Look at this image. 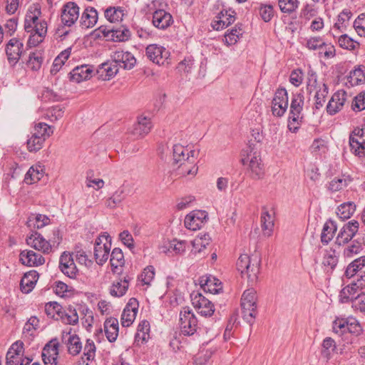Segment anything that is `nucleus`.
<instances>
[{
	"label": "nucleus",
	"instance_id": "17",
	"mask_svg": "<svg viewBox=\"0 0 365 365\" xmlns=\"http://www.w3.org/2000/svg\"><path fill=\"white\" fill-rule=\"evenodd\" d=\"M216 19L211 23V26L214 30H222L233 24L235 21V11H227L223 9L216 16Z\"/></svg>",
	"mask_w": 365,
	"mask_h": 365
},
{
	"label": "nucleus",
	"instance_id": "8",
	"mask_svg": "<svg viewBox=\"0 0 365 365\" xmlns=\"http://www.w3.org/2000/svg\"><path fill=\"white\" fill-rule=\"evenodd\" d=\"M5 51L9 63L15 66L24 52V43L17 38H12L6 43Z\"/></svg>",
	"mask_w": 365,
	"mask_h": 365
},
{
	"label": "nucleus",
	"instance_id": "10",
	"mask_svg": "<svg viewBox=\"0 0 365 365\" xmlns=\"http://www.w3.org/2000/svg\"><path fill=\"white\" fill-rule=\"evenodd\" d=\"M364 128L356 127L349 135V145L353 153L359 157L364 154L365 140L364 137Z\"/></svg>",
	"mask_w": 365,
	"mask_h": 365
},
{
	"label": "nucleus",
	"instance_id": "56",
	"mask_svg": "<svg viewBox=\"0 0 365 365\" xmlns=\"http://www.w3.org/2000/svg\"><path fill=\"white\" fill-rule=\"evenodd\" d=\"M281 103L284 106H288V93L285 88H278L275 93L274 98L272 101V104L277 106V104Z\"/></svg>",
	"mask_w": 365,
	"mask_h": 365
},
{
	"label": "nucleus",
	"instance_id": "50",
	"mask_svg": "<svg viewBox=\"0 0 365 365\" xmlns=\"http://www.w3.org/2000/svg\"><path fill=\"white\" fill-rule=\"evenodd\" d=\"M365 265V257L362 256L360 258L355 259L349 264L346 271L345 275L348 278L354 277L356 273Z\"/></svg>",
	"mask_w": 365,
	"mask_h": 365
},
{
	"label": "nucleus",
	"instance_id": "3",
	"mask_svg": "<svg viewBox=\"0 0 365 365\" xmlns=\"http://www.w3.org/2000/svg\"><path fill=\"white\" fill-rule=\"evenodd\" d=\"M250 141L248 146L247 157L250 158V169L251 171V178L254 180H259L263 178L264 175V165L262 163L260 153L258 150L257 145Z\"/></svg>",
	"mask_w": 365,
	"mask_h": 365
},
{
	"label": "nucleus",
	"instance_id": "58",
	"mask_svg": "<svg viewBox=\"0 0 365 365\" xmlns=\"http://www.w3.org/2000/svg\"><path fill=\"white\" fill-rule=\"evenodd\" d=\"M165 251H185L188 247L187 242L185 240H178L174 239L171 241H168L167 245H165Z\"/></svg>",
	"mask_w": 365,
	"mask_h": 365
},
{
	"label": "nucleus",
	"instance_id": "14",
	"mask_svg": "<svg viewBox=\"0 0 365 365\" xmlns=\"http://www.w3.org/2000/svg\"><path fill=\"white\" fill-rule=\"evenodd\" d=\"M139 304L135 298H130L124 308L121 315V324L124 327H130L134 322Z\"/></svg>",
	"mask_w": 365,
	"mask_h": 365
},
{
	"label": "nucleus",
	"instance_id": "47",
	"mask_svg": "<svg viewBox=\"0 0 365 365\" xmlns=\"http://www.w3.org/2000/svg\"><path fill=\"white\" fill-rule=\"evenodd\" d=\"M71 48H68L61 51L60 54L54 59L52 68L51 69V74H56L61 68L62 65L68 58L71 55Z\"/></svg>",
	"mask_w": 365,
	"mask_h": 365
},
{
	"label": "nucleus",
	"instance_id": "31",
	"mask_svg": "<svg viewBox=\"0 0 365 365\" xmlns=\"http://www.w3.org/2000/svg\"><path fill=\"white\" fill-rule=\"evenodd\" d=\"M26 243L37 251H48L49 250V242H47L37 232H33L31 236L26 238Z\"/></svg>",
	"mask_w": 365,
	"mask_h": 365
},
{
	"label": "nucleus",
	"instance_id": "44",
	"mask_svg": "<svg viewBox=\"0 0 365 365\" xmlns=\"http://www.w3.org/2000/svg\"><path fill=\"white\" fill-rule=\"evenodd\" d=\"M53 132V127L46 123H38L35 125L31 134L38 136L39 138H43V141L45 142L46 139L48 138Z\"/></svg>",
	"mask_w": 365,
	"mask_h": 365
},
{
	"label": "nucleus",
	"instance_id": "22",
	"mask_svg": "<svg viewBox=\"0 0 365 365\" xmlns=\"http://www.w3.org/2000/svg\"><path fill=\"white\" fill-rule=\"evenodd\" d=\"M112 58L117 63L118 67L123 68L124 69L130 70L136 64L135 58L128 51H117L113 53Z\"/></svg>",
	"mask_w": 365,
	"mask_h": 365
},
{
	"label": "nucleus",
	"instance_id": "29",
	"mask_svg": "<svg viewBox=\"0 0 365 365\" xmlns=\"http://www.w3.org/2000/svg\"><path fill=\"white\" fill-rule=\"evenodd\" d=\"M38 279L36 271L32 270L24 274L20 282V288L23 293L28 294L33 290Z\"/></svg>",
	"mask_w": 365,
	"mask_h": 365
},
{
	"label": "nucleus",
	"instance_id": "32",
	"mask_svg": "<svg viewBox=\"0 0 365 365\" xmlns=\"http://www.w3.org/2000/svg\"><path fill=\"white\" fill-rule=\"evenodd\" d=\"M20 261L29 267H37L44 263L45 259L41 252H20Z\"/></svg>",
	"mask_w": 365,
	"mask_h": 365
},
{
	"label": "nucleus",
	"instance_id": "45",
	"mask_svg": "<svg viewBox=\"0 0 365 365\" xmlns=\"http://www.w3.org/2000/svg\"><path fill=\"white\" fill-rule=\"evenodd\" d=\"M98 73L102 76L103 73H106V78L110 79L115 76L118 72V66L113 60L112 62H106L102 63L99 68L97 70Z\"/></svg>",
	"mask_w": 365,
	"mask_h": 365
},
{
	"label": "nucleus",
	"instance_id": "25",
	"mask_svg": "<svg viewBox=\"0 0 365 365\" xmlns=\"http://www.w3.org/2000/svg\"><path fill=\"white\" fill-rule=\"evenodd\" d=\"M346 93L345 91H337L333 94L327 106V112L334 115L339 112L346 101Z\"/></svg>",
	"mask_w": 365,
	"mask_h": 365
},
{
	"label": "nucleus",
	"instance_id": "13",
	"mask_svg": "<svg viewBox=\"0 0 365 365\" xmlns=\"http://www.w3.org/2000/svg\"><path fill=\"white\" fill-rule=\"evenodd\" d=\"M117 277L112 282L109 289L110 294L115 297H121L124 296L129 287L131 277L128 274L122 276L116 275Z\"/></svg>",
	"mask_w": 365,
	"mask_h": 365
},
{
	"label": "nucleus",
	"instance_id": "48",
	"mask_svg": "<svg viewBox=\"0 0 365 365\" xmlns=\"http://www.w3.org/2000/svg\"><path fill=\"white\" fill-rule=\"evenodd\" d=\"M361 66L355 68L354 70L351 71L349 75L347 76L348 82L351 86H358L361 83L363 79H365V73L361 68Z\"/></svg>",
	"mask_w": 365,
	"mask_h": 365
},
{
	"label": "nucleus",
	"instance_id": "4",
	"mask_svg": "<svg viewBox=\"0 0 365 365\" xmlns=\"http://www.w3.org/2000/svg\"><path fill=\"white\" fill-rule=\"evenodd\" d=\"M98 30L102 32L103 36L106 38L107 41L114 42H125L131 36L130 31L125 25L112 27L102 25L98 28Z\"/></svg>",
	"mask_w": 365,
	"mask_h": 365
},
{
	"label": "nucleus",
	"instance_id": "30",
	"mask_svg": "<svg viewBox=\"0 0 365 365\" xmlns=\"http://www.w3.org/2000/svg\"><path fill=\"white\" fill-rule=\"evenodd\" d=\"M98 21V12L93 7H87L83 12L80 24L83 29L93 27Z\"/></svg>",
	"mask_w": 365,
	"mask_h": 365
},
{
	"label": "nucleus",
	"instance_id": "21",
	"mask_svg": "<svg viewBox=\"0 0 365 365\" xmlns=\"http://www.w3.org/2000/svg\"><path fill=\"white\" fill-rule=\"evenodd\" d=\"M73 253L63 252L60 257V269L64 274L70 278H74L77 272L76 266L73 258Z\"/></svg>",
	"mask_w": 365,
	"mask_h": 365
},
{
	"label": "nucleus",
	"instance_id": "18",
	"mask_svg": "<svg viewBox=\"0 0 365 365\" xmlns=\"http://www.w3.org/2000/svg\"><path fill=\"white\" fill-rule=\"evenodd\" d=\"M71 329L68 331H63L62 341L66 344L69 354L77 356L82 350V343L79 336L75 334H71Z\"/></svg>",
	"mask_w": 365,
	"mask_h": 365
},
{
	"label": "nucleus",
	"instance_id": "7",
	"mask_svg": "<svg viewBox=\"0 0 365 365\" xmlns=\"http://www.w3.org/2000/svg\"><path fill=\"white\" fill-rule=\"evenodd\" d=\"M80 8L76 3L69 1L66 3L61 13V21L63 26L71 27L79 18Z\"/></svg>",
	"mask_w": 365,
	"mask_h": 365
},
{
	"label": "nucleus",
	"instance_id": "26",
	"mask_svg": "<svg viewBox=\"0 0 365 365\" xmlns=\"http://www.w3.org/2000/svg\"><path fill=\"white\" fill-rule=\"evenodd\" d=\"M93 71L92 67L88 65L76 66L69 73L70 81L76 83L86 81L91 77Z\"/></svg>",
	"mask_w": 365,
	"mask_h": 365
},
{
	"label": "nucleus",
	"instance_id": "2",
	"mask_svg": "<svg viewBox=\"0 0 365 365\" xmlns=\"http://www.w3.org/2000/svg\"><path fill=\"white\" fill-rule=\"evenodd\" d=\"M242 318L250 325L255 322L257 314V292L251 288L245 290L241 298Z\"/></svg>",
	"mask_w": 365,
	"mask_h": 365
},
{
	"label": "nucleus",
	"instance_id": "43",
	"mask_svg": "<svg viewBox=\"0 0 365 365\" xmlns=\"http://www.w3.org/2000/svg\"><path fill=\"white\" fill-rule=\"evenodd\" d=\"M356 210V205L352 202L341 204L337 209V215L342 220L349 219Z\"/></svg>",
	"mask_w": 365,
	"mask_h": 365
},
{
	"label": "nucleus",
	"instance_id": "57",
	"mask_svg": "<svg viewBox=\"0 0 365 365\" xmlns=\"http://www.w3.org/2000/svg\"><path fill=\"white\" fill-rule=\"evenodd\" d=\"M43 143V138H39L38 136L31 134L26 142L27 149L31 153H36L42 148Z\"/></svg>",
	"mask_w": 365,
	"mask_h": 365
},
{
	"label": "nucleus",
	"instance_id": "49",
	"mask_svg": "<svg viewBox=\"0 0 365 365\" xmlns=\"http://www.w3.org/2000/svg\"><path fill=\"white\" fill-rule=\"evenodd\" d=\"M241 26L242 24H237L230 30H227V33L225 36V41L227 44H235L237 42L240 36H242V29Z\"/></svg>",
	"mask_w": 365,
	"mask_h": 365
},
{
	"label": "nucleus",
	"instance_id": "59",
	"mask_svg": "<svg viewBox=\"0 0 365 365\" xmlns=\"http://www.w3.org/2000/svg\"><path fill=\"white\" fill-rule=\"evenodd\" d=\"M338 42L340 47L349 50H354L359 45L357 41H354L346 34H342L340 36Z\"/></svg>",
	"mask_w": 365,
	"mask_h": 365
},
{
	"label": "nucleus",
	"instance_id": "33",
	"mask_svg": "<svg viewBox=\"0 0 365 365\" xmlns=\"http://www.w3.org/2000/svg\"><path fill=\"white\" fill-rule=\"evenodd\" d=\"M96 346L92 339H87L83 347V354L79 360V364L89 365L96 357Z\"/></svg>",
	"mask_w": 365,
	"mask_h": 365
},
{
	"label": "nucleus",
	"instance_id": "63",
	"mask_svg": "<svg viewBox=\"0 0 365 365\" xmlns=\"http://www.w3.org/2000/svg\"><path fill=\"white\" fill-rule=\"evenodd\" d=\"M35 220L36 224L34 225L37 229L43 227L50 223V218L46 215L36 214L29 218L28 223Z\"/></svg>",
	"mask_w": 365,
	"mask_h": 365
},
{
	"label": "nucleus",
	"instance_id": "23",
	"mask_svg": "<svg viewBox=\"0 0 365 365\" xmlns=\"http://www.w3.org/2000/svg\"><path fill=\"white\" fill-rule=\"evenodd\" d=\"M153 24L155 27L165 30L173 23L172 15L163 9H158L153 14Z\"/></svg>",
	"mask_w": 365,
	"mask_h": 365
},
{
	"label": "nucleus",
	"instance_id": "34",
	"mask_svg": "<svg viewBox=\"0 0 365 365\" xmlns=\"http://www.w3.org/2000/svg\"><path fill=\"white\" fill-rule=\"evenodd\" d=\"M274 217L270 214L266 207H263L261 213V224L263 233L265 236L269 237L274 227Z\"/></svg>",
	"mask_w": 365,
	"mask_h": 365
},
{
	"label": "nucleus",
	"instance_id": "64",
	"mask_svg": "<svg viewBox=\"0 0 365 365\" xmlns=\"http://www.w3.org/2000/svg\"><path fill=\"white\" fill-rule=\"evenodd\" d=\"M63 240V233L58 227L54 228L51 236L47 242H49V249L56 248L61 244Z\"/></svg>",
	"mask_w": 365,
	"mask_h": 365
},
{
	"label": "nucleus",
	"instance_id": "54",
	"mask_svg": "<svg viewBox=\"0 0 365 365\" xmlns=\"http://www.w3.org/2000/svg\"><path fill=\"white\" fill-rule=\"evenodd\" d=\"M280 11L284 14H291L296 11L299 6L298 0H278Z\"/></svg>",
	"mask_w": 365,
	"mask_h": 365
},
{
	"label": "nucleus",
	"instance_id": "35",
	"mask_svg": "<svg viewBox=\"0 0 365 365\" xmlns=\"http://www.w3.org/2000/svg\"><path fill=\"white\" fill-rule=\"evenodd\" d=\"M104 331L108 340L113 342L118 336V321L116 318L110 317L104 322Z\"/></svg>",
	"mask_w": 365,
	"mask_h": 365
},
{
	"label": "nucleus",
	"instance_id": "62",
	"mask_svg": "<svg viewBox=\"0 0 365 365\" xmlns=\"http://www.w3.org/2000/svg\"><path fill=\"white\" fill-rule=\"evenodd\" d=\"M42 177V173L37 169H34V167H31L25 175L24 181L27 184H33L40 180Z\"/></svg>",
	"mask_w": 365,
	"mask_h": 365
},
{
	"label": "nucleus",
	"instance_id": "37",
	"mask_svg": "<svg viewBox=\"0 0 365 365\" xmlns=\"http://www.w3.org/2000/svg\"><path fill=\"white\" fill-rule=\"evenodd\" d=\"M105 18L110 23L122 21L125 11L120 6H109L104 11Z\"/></svg>",
	"mask_w": 365,
	"mask_h": 365
},
{
	"label": "nucleus",
	"instance_id": "19",
	"mask_svg": "<svg viewBox=\"0 0 365 365\" xmlns=\"http://www.w3.org/2000/svg\"><path fill=\"white\" fill-rule=\"evenodd\" d=\"M358 228L359 222L357 221H349L348 223L344 225L342 229L339 232L336 237V243L339 245L347 243L357 232Z\"/></svg>",
	"mask_w": 365,
	"mask_h": 365
},
{
	"label": "nucleus",
	"instance_id": "1",
	"mask_svg": "<svg viewBox=\"0 0 365 365\" xmlns=\"http://www.w3.org/2000/svg\"><path fill=\"white\" fill-rule=\"evenodd\" d=\"M260 263V252H243L237 261V268L243 277L246 276L249 281L253 282L257 279Z\"/></svg>",
	"mask_w": 365,
	"mask_h": 365
},
{
	"label": "nucleus",
	"instance_id": "42",
	"mask_svg": "<svg viewBox=\"0 0 365 365\" xmlns=\"http://www.w3.org/2000/svg\"><path fill=\"white\" fill-rule=\"evenodd\" d=\"M111 241V237L104 232L96 239L93 251H110Z\"/></svg>",
	"mask_w": 365,
	"mask_h": 365
},
{
	"label": "nucleus",
	"instance_id": "55",
	"mask_svg": "<svg viewBox=\"0 0 365 365\" xmlns=\"http://www.w3.org/2000/svg\"><path fill=\"white\" fill-rule=\"evenodd\" d=\"M60 319L67 324H76L78 322V315L75 309L69 308L67 311L62 309Z\"/></svg>",
	"mask_w": 365,
	"mask_h": 365
},
{
	"label": "nucleus",
	"instance_id": "36",
	"mask_svg": "<svg viewBox=\"0 0 365 365\" xmlns=\"http://www.w3.org/2000/svg\"><path fill=\"white\" fill-rule=\"evenodd\" d=\"M110 262L113 273L116 275L123 274L125 264L123 252H111Z\"/></svg>",
	"mask_w": 365,
	"mask_h": 365
},
{
	"label": "nucleus",
	"instance_id": "28",
	"mask_svg": "<svg viewBox=\"0 0 365 365\" xmlns=\"http://www.w3.org/2000/svg\"><path fill=\"white\" fill-rule=\"evenodd\" d=\"M153 128L151 119L143 115L138 117L137 123L133 128V134L139 137L148 135Z\"/></svg>",
	"mask_w": 365,
	"mask_h": 365
},
{
	"label": "nucleus",
	"instance_id": "40",
	"mask_svg": "<svg viewBox=\"0 0 365 365\" xmlns=\"http://www.w3.org/2000/svg\"><path fill=\"white\" fill-rule=\"evenodd\" d=\"M337 227L336 222L332 220H328L324 225L321 234V241L323 244L327 245L330 242L336 231Z\"/></svg>",
	"mask_w": 365,
	"mask_h": 365
},
{
	"label": "nucleus",
	"instance_id": "61",
	"mask_svg": "<svg viewBox=\"0 0 365 365\" xmlns=\"http://www.w3.org/2000/svg\"><path fill=\"white\" fill-rule=\"evenodd\" d=\"M352 307L355 311L360 312H365V294L364 289L363 292H359L354 299L352 300Z\"/></svg>",
	"mask_w": 365,
	"mask_h": 365
},
{
	"label": "nucleus",
	"instance_id": "53",
	"mask_svg": "<svg viewBox=\"0 0 365 365\" xmlns=\"http://www.w3.org/2000/svg\"><path fill=\"white\" fill-rule=\"evenodd\" d=\"M211 242V238L208 234H204L201 236H197L192 242V247L195 249H197V251H202V250L209 249V245Z\"/></svg>",
	"mask_w": 365,
	"mask_h": 365
},
{
	"label": "nucleus",
	"instance_id": "60",
	"mask_svg": "<svg viewBox=\"0 0 365 365\" xmlns=\"http://www.w3.org/2000/svg\"><path fill=\"white\" fill-rule=\"evenodd\" d=\"M327 44L322 40L320 36L311 37L307 40L306 47L309 50L322 49L327 47Z\"/></svg>",
	"mask_w": 365,
	"mask_h": 365
},
{
	"label": "nucleus",
	"instance_id": "38",
	"mask_svg": "<svg viewBox=\"0 0 365 365\" xmlns=\"http://www.w3.org/2000/svg\"><path fill=\"white\" fill-rule=\"evenodd\" d=\"M351 181V178L349 175H342L340 177L334 178L328 185V190L331 192L340 191L346 187L349 183Z\"/></svg>",
	"mask_w": 365,
	"mask_h": 365
},
{
	"label": "nucleus",
	"instance_id": "39",
	"mask_svg": "<svg viewBox=\"0 0 365 365\" xmlns=\"http://www.w3.org/2000/svg\"><path fill=\"white\" fill-rule=\"evenodd\" d=\"M339 261L338 256L333 252H324L322 259V265L325 272L331 273L337 265Z\"/></svg>",
	"mask_w": 365,
	"mask_h": 365
},
{
	"label": "nucleus",
	"instance_id": "41",
	"mask_svg": "<svg viewBox=\"0 0 365 365\" xmlns=\"http://www.w3.org/2000/svg\"><path fill=\"white\" fill-rule=\"evenodd\" d=\"M150 323L147 320L142 321L138 327L135 336V342L143 344L146 342L150 337Z\"/></svg>",
	"mask_w": 365,
	"mask_h": 365
},
{
	"label": "nucleus",
	"instance_id": "27",
	"mask_svg": "<svg viewBox=\"0 0 365 365\" xmlns=\"http://www.w3.org/2000/svg\"><path fill=\"white\" fill-rule=\"evenodd\" d=\"M24 344L22 342L14 343L9 349L6 357V365H18L23 355Z\"/></svg>",
	"mask_w": 365,
	"mask_h": 365
},
{
	"label": "nucleus",
	"instance_id": "51",
	"mask_svg": "<svg viewBox=\"0 0 365 365\" xmlns=\"http://www.w3.org/2000/svg\"><path fill=\"white\" fill-rule=\"evenodd\" d=\"M62 307L56 302H50L45 305V312L48 317L59 319L62 313Z\"/></svg>",
	"mask_w": 365,
	"mask_h": 365
},
{
	"label": "nucleus",
	"instance_id": "6",
	"mask_svg": "<svg viewBox=\"0 0 365 365\" xmlns=\"http://www.w3.org/2000/svg\"><path fill=\"white\" fill-rule=\"evenodd\" d=\"M192 304L197 313L205 317H211L215 312L213 303L200 292L190 294Z\"/></svg>",
	"mask_w": 365,
	"mask_h": 365
},
{
	"label": "nucleus",
	"instance_id": "16",
	"mask_svg": "<svg viewBox=\"0 0 365 365\" xmlns=\"http://www.w3.org/2000/svg\"><path fill=\"white\" fill-rule=\"evenodd\" d=\"M146 56L154 63L163 65L168 58L169 52L163 46L158 44H150L145 49Z\"/></svg>",
	"mask_w": 365,
	"mask_h": 365
},
{
	"label": "nucleus",
	"instance_id": "20",
	"mask_svg": "<svg viewBox=\"0 0 365 365\" xmlns=\"http://www.w3.org/2000/svg\"><path fill=\"white\" fill-rule=\"evenodd\" d=\"M185 148L184 146L176 144L173 145V163L178 164L180 163V167H181L182 170L186 173V175H195L197 172V168L195 165H193L191 168H184L186 166L185 163H181L182 161H185Z\"/></svg>",
	"mask_w": 365,
	"mask_h": 365
},
{
	"label": "nucleus",
	"instance_id": "46",
	"mask_svg": "<svg viewBox=\"0 0 365 365\" xmlns=\"http://www.w3.org/2000/svg\"><path fill=\"white\" fill-rule=\"evenodd\" d=\"M328 86L324 83L322 84V87H319V88L317 90L316 93L314 95V108L316 110H319L321 108L323 107L326 101V98L328 95Z\"/></svg>",
	"mask_w": 365,
	"mask_h": 365
},
{
	"label": "nucleus",
	"instance_id": "24",
	"mask_svg": "<svg viewBox=\"0 0 365 365\" xmlns=\"http://www.w3.org/2000/svg\"><path fill=\"white\" fill-rule=\"evenodd\" d=\"M199 283L205 292L211 294H218L222 289L221 282L212 275L200 277Z\"/></svg>",
	"mask_w": 365,
	"mask_h": 365
},
{
	"label": "nucleus",
	"instance_id": "52",
	"mask_svg": "<svg viewBox=\"0 0 365 365\" xmlns=\"http://www.w3.org/2000/svg\"><path fill=\"white\" fill-rule=\"evenodd\" d=\"M35 12L36 14L27 13L25 16L24 20V30L27 33H31L32 31L34 29V24L36 23L37 21H38V16L41 14V10L40 9H36Z\"/></svg>",
	"mask_w": 365,
	"mask_h": 365
},
{
	"label": "nucleus",
	"instance_id": "9",
	"mask_svg": "<svg viewBox=\"0 0 365 365\" xmlns=\"http://www.w3.org/2000/svg\"><path fill=\"white\" fill-rule=\"evenodd\" d=\"M207 212L205 210H194L186 215L184 220L185 227L190 230H200L207 222Z\"/></svg>",
	"mask_w": 365,
	"mask_h": 365
},
{
	"label": "nucleus",
	"instance_id": "12",
	"mask_svg": "<svg viewBox=\"0 0 365 365\" xmlns=\"http://www.w3.org/2000/svg\"><path fill=\"white\" fill-rule=\"evenodd\" d=\"M59 343L57 339H51L42 351V358L45 365H57Z\"/></svg>",
	"mask_w": 365,
	"mask_h": 365
},
{
	"label": "nucleus",
	"instance_id": "11",
	"mask_svg": "<svg viewBox=\"0 0 365 365\" xmlns=\"http://www.w3.org/2000/svg\"><path fill=\"white\" fill-rule=\"evenodd\" d=\"M365 281L363 276L361 275L360 278L356 282H353L351 285L346 286L341 289L339 294L340 301L342 303L348 302L354 299L359 292H363L364 289Z\"/></svg>",
	"mask_w": 365,
	"mask_h": 365
},
{
	"label": "nucleus",
	"instance_id": "5",
	"mask_svg": "<svg viewBox=\"0 0 365 365\" xmlns=\"http://www.w3.org/2000/svg\"><path fill=\"white\" fill-rule=\"evenodd\" d=\"M180 327L182 334L193 335L197 329V320L189 307H183L180 313Z\"/></svg>",
	"mask_w": 365,
	"mask_h": 365
},
{
	"label": "nucleus",
	"instance_id": "15",
	"mask_svg": "<svg viewBox=\"0 0 365 365\" xmlns=\"http://www.w3.org/2000/svg\"><path fill=\"white\" fill-rule=\"evenodd\" d=\"M304 101V97L303 92L292 94L289 116H290L291 120L293 122H297L300 120V119L304 118L302 113Z\"/></svg>",
	"mask_w": 365,
	"mask_h": 365
}]
</instances>
